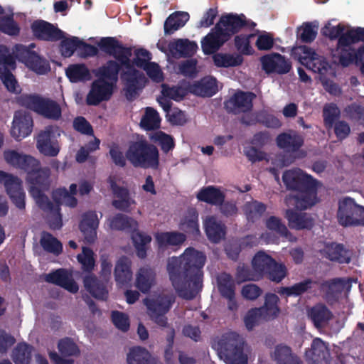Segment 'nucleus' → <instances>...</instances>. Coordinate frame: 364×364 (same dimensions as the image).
Instances as JSON below:
<instances>
[{
	"instance_id": "6ab92c4d",
	"label": "nucleus",
	"mask_w": 364,
	"mask_h": 364,
	"mask_svg": "<svg viewBox=\"0 0 364 364\" xmlns=\"http://www.w3.org/2000/svg\"><path fill=\"white\" fill-rule=\"evenodd\" d=\"M32 127L31 117L26 112L18 111L14 117L11 134L16 140H21L31 133Z\"/></svg>"
},
{
	"instance_id": "58836bf2",
	"label": "nucleus",
	"mask_w": 364,
	"mask_h": 364,
	"mask_svg": "<svg viewBox=\"0 0 364 364\" xmlns=\"http://www.w3.org/2000/svg\"><path fill=\"white\" fill-rule=\"evenodd\" d=\"M271 357L277 364H293L299 360L298 357L292 353L291 348L284 344L277 345L272 352Z\"/></svg>"
},
{
	"instance_id": "13d9d810",
	"label": "nucleus",
	"mask_w": 364,
	"mask_h": 364,
	"mask_svg": "<svg viewBox=\"0 0 364 364\" xmlns=\"http://www.w3.org/2000/svg\"><path fill=\"white\" fill-rule=\"evenodd\" d=\"M314 282L310 280L297 283L291 287L282 288L279 293L287 296H299L312 287Z\"/></svg>"
},
{
	"instance_id": "de8ad7c7",
	"label": "nucleus",
	"mask_w": 364,
	"mask_h": 364,
	"mask_svg": "<svg viewBox=\"0 0 364 364\" xmlns=\"http://www.w3.org/2000/svg\"><path fill=\"white\" fill-rule=\"evenodd\" d=\"M161 118L156 110L151 107H146L142 117L140 125L146 130L157 129L160 127Z\"/></svg>"
},
{
	"instance_id": "680f3d73",
	"label": "nucleus",
	"mask_w": 364,
	"mask_h": 364,
	"mask_svg": "<svg viewBox=\"0 0 364 364\" xmlns=\"http://www.w3.org/2000/svg\"><path fill=\"white\" fill-rule=\"evenodd\" d=\"M265 210V206L257 201L247 203L245 206V212L249 220L254 221L259 218Z\"/></svg>"
},
{
	"instance_id": "c03bdc74",
	"label": "nucleus",
	"mask_w": 364,
	"mask_h": 364,
	"mask_svg": "<svg viewBox=\"0 0 364 364\" xmlns=\"http://www.w3.org/2000/svg\"><path fill=\"white\" fill-rule=\"evenodd\" d=\"M213 60L217 67L228 68L240 65L242 61V57L239 54L216 53L213 55Z\"/></svg>"
},
{
	"instance_id": "49530a36",
	"label": "nucleus",
	"mask_w": 364,
	"mask_h": 364,
	"mask_svg": "<svg viewBox=\"0 0 364 364\" xmlns=\"http://www.w3.org/2000/svg\"><path fill=\"white\" fill-rule=\"evenodd\" d=\"M180 228L193 235H197L199 233L198 214L195 210L191 209L188 211L180 223Z\"/></svg>"
},
{
	"instance_id": "7c9ffc66",
	"label": "nucleus",
	"mask_w": 364,
	"mask_h": 364,
	"mask_svg": "<svg viewBox=\"0 0 364 364\" xmlns=\"http://www.w3.org/2000/svg\"><path fill=\"white\" fill-rule=\"evenodd\" d=\"M308 316L317 328H324L332 319L333 314L322 304H318L308 311Z\"/></svg>"
},
{
	"instance_id": "423d86ee",
	"label": "nucleus",
	"mask_w": 364,
	"mask_h": 364,
	"mask_svg": "<svg viewBox=\"0 0 364 364\" xmlns=\"http://www.w3.org/2000/svg\"><path fill=\"white\" fill-rule=\"evenodd\" d=\"M119 65L114 61H109L99 68L95 75L97 79L92 83L86 101L90 105H97L110 99L118 79Z\"/></svg>"
},
{
	"instance_id": "ddd939ff",
	"label": "nucleus",
	"mask_w": 364,
	"mask_h": 364,
	"mask_svg": "<svg viewBox=\"0 0 364 364\" xmlns=\"http://www.w3.org/2000/svg\"><path fill=\"white\" fill-rule=\"evenodd\" d=\"M363 215L364 207L357 204L353 198L346 197L339 201L337 217L341 225H360Z\"/></svg>"
},
{
	"instance_id": "39448f33",
	"label": "nucleus",
	"mask_w": 364,
	"mask_h": 364,
	"mask_svg": "<svg viewBox=\"0 0 364 364\" xmlns=\"http://www.w3.org/2000/svg\"><path fill=\"white\" fill-rule=\"evenodd\" d=\"M212 347L226 364H247L252 355L250 346L235 332H227L216 337Z\"/></svg>"
},
{
	"instance_id": "9b49d317",
	"label": "nucleus",
	"mask_w": 364,
	"mask_h": 364,
	"mask_svg": "<svg viewBox=\"0 0 364 364\" xmlns=\"http://www.w3.org/2000/svg\"><path fill=\"white\" fill-rule=\"evenodd\" d=\"M293 55L307 68L321 75H332L333 69L325 59L306 46H296L292 50Z\"/></svg>"
},
{
	"instance_id": "8fccbe9b",
	"label": "nucleus",
	"mask_w": 364,
	"mask_h": 364,
	"mask_svg": "<svg viewBox=\"0 0 364 364\" xmlns=\"http://www.w3.org/2000/svg\"><path fill=\"white\" fill-rule=\"evenodd\" d=\"M115 199L113 200V205L122 210L129 211L132 207L135 205V201L129 195L127 188H122L117 193H114Z\"/></svg>"
},
{
	"instance_id": "f03ea898",
	"label": "nucleus",
	"mask_w": 364,
	"mask_h": 364,
	"mask_svg": "<svg viewBox=\"0 0 364 364\" xmlns=\"http://www.w3.org/2000/svg\"><path fill=\"white\" fill-rule=\"evenodd\" d=\"M283 181L287 188L294 192L285 199L288 207L304 210L318 202L316 189L318 183L301 169L288 170L283 174Z\"/></svg>"
},
{
	"instance_id": "2eb2a0df",
	"label": "nucleus",
	"mask_w": 364,
	"mask_h": 364,
	"mask_svg": "<svg viewBox=\"0 0 364 364\" xmlns=\"http://www.w3.org/2000/svg\"><path fill=\"white\" fill-rule=\"evenodd\" d=\"M15 68L14 57L5 46H0V79L9 92L17 93L20 91V87L11 73Z\"/></svg>"
},
{
	"instance_id": "bf43d9fd",
	"label": "nucleus",
	"mask_w": 364,
	"mask_h": 364,
	"mask_svg": "<svg viewBox=\"0 0 364 364\" xmlns=\"http://www.w3.org/2000/svg\"><path fill=\"white\" fill-rule=\"evenodd\" d=\"M77 259L84 271L90 272L94 269L95 264L94 253L90 248L82 247V253L77 256Z\"/></svg>"
},
{
	"instance_id": "864d4df0",
	"label": "nucleus",
	"mask_w": 364,
	"mask_h": 364,
	"mask_svg": "<svg viewBox=\"0 0 364 364\" xmlns=\"http://www.w3.org/2000/svg\"><path fill=\"white\" fill-rule=\"evenodd\" d=\"M66 75L72 82L88 80L90 73L84 65H72L66 69Z\"/></svg>"
},
{
	"instance_id": "e433bc0d",
	"label": "nucleus",
	"mask_w": 364,
	"mask_h": 364,
	"mask_svg": "<svg viewBox=\"0 0 364 364\" xmlns=\"http://www.w3.org/2000/svg\"><path fill=\"white\" fill-rule=\"evenodd\" d=\"M196 196L199 200L213 205H220L225 198V196L220 189L213 186L201 188Z\"/></svg>"
},
{
	"instance_id": "c9c22d12",
	"label": "nucleus",
	"mask_w": 364,
	"mask_h": 364,
	"mask_svg": "<svg viewBox=\"0 0 364 364\" xmlns=\"http://www.w3.org/2000/svg\"><path fill=\"white\" fill-rule=\"evenodd\" d=\"M127 364H160L148 350L140 347L132 348L127 356Z\"/></svg>"
},
{
	"instance_id": "e2e57ef3",
	"label": "nucleus",
	"mask_w": 364,
	"mask_h": 364,
	"mask_svg": "<svg viewBox=\"0 0 364 364\" xmlns=\"http://www.w3.org/2000/svg\"><path fill=\"white\" fill-rule=\"evenodd\" d=\"M153 141L161 145L162 150L167 152L173 148L174 142L173 138L161 131L154 133L151 136Z\"/></svg>"
},
{
	"instance_id": "0e129e2a",
	"label": "nucleus",
	"mask_w": 364,
	"mask_h": 364,
	"mask_svg": "<svg viewBox=\"0 0 364 364\" xmlns=\"http://www.w3.org/2000/svg\"><path fill=\"white\" fill-rule=\"evenodd\" d=\"M262 321L264 320L263 317H262L259 310L257 308L248 311L244 317L245 327L249 331L253 329V328L257 326Z\"/></svg>"
},
{
	"instance_id": "7ed1b4c3",
	"label": "nucleus",
	"mask_w": 364,
	"mask_h": 364,
	"mask_svg": "<svg viewBox=\"0 0 364 364\" xmlns=\"http://www.w3.org/2000/svg\"><path fill=\"white\" fill-rule=\"evenodd\" d=\"M3 156L9 165L27 173L29 192L34 200L41 203L40 199L42 196L40 194V188L46 186L50 170L48 168H41L39 161L32 156L14 149L4 150Z\"/></svg>"
},
{
	"instance_id": "a211bd4d",
	"label": "nucleus",
	"mask_w": 364,
	"mask_h": 364,
	"mask_svg": "<svg viewBox=\"0 0 364 364\" xmlns=\"http://www.w3.org/2000/svg\"><path fill=\"white\" fill-rule=\"evenodd\" d=\"M266 227L270 232L262 234L261 239L266 243L277 242V237H284L289 241H295L296 238L291 236L280 219L276 217H270L266 221Z\"/></svg>"
},
{
	"instance_id": "6e6552de",
	"label": "nucleus",
	"mask_w": 364,
	"mask_h": 364,
	"mask_svg": "<svg viewBox=\"0 0 364 364\" xmlns=\"http://www.w3.org/2000/svg\"><path fill=\"white\" fill-rule=\"evenodd\" d=\"M77 186L75 183L71 184L70 186V191L68 192L65 188H58L53 193V198L55 204H51L48 198L43 193V188H40L41 203H36L42 209L50 212L48 218L49 225L52 229H59L62 227V219L59 213V205L63 204L69 207H75L77 205V200L74 195L77 193Z\"/></svg>"
},
{
	"instance_id": "3c124183",
	"label": "nucleus",
	"mask_w": 364,
	"mask_h": 364,
	"mask_svg": "<svg viewBox=\"0 0 364 364\" xmlns=\"http://www.w3.org/2000/svg\"><path fill=\"white\" fill-rule=\"evenodd\" d=\"M32 348L26 343H19L12 352L15 364H30Z\"/></svg>"
},
{
	"instance_id": "a18cd8bd",
	"label": "nucleus",
	"mask_w": 364,
	"mask_h": 364,
	"mask_svg": "<svg viewBox=\"0 0 364 364\" xmlns=\"http://www.w3.org/2000/svg\"><path fill=\"white\" fill-rule=\"evenodd\" d=\"M84 285L85 289L95 298L99 299H105L107 298V290L103 284H100L94 276L88 275L85 277Z\"/></svg>"
},
{
	"instance_id": "1a4fd4ad",
	"label": "nucleus",
	"mask_w": 364,
	"mask_h": 364,
	"mask_svg": "<svg viewBox=\"0 0 364 364\" xmlns=\"http://www.w3.org/2000/svg\"><path fill=\"white\" fill-rule=\"evenodd\" d=\"M126 156L134 166L155 168L159 165L157 148L145 141L140 140L131 144Z\"/></svg>"
},
{
	"instance_id": "ea45409f",
	"label": "nucleus",
	"mask_w": 364,
	"mask_h": 364,
	"mask_svg": "<svg viewBox=\"0 0 364 364\" xmlns=\"http://www.w3.org/2000/svg\"><path fill=\"white\" fill-rule=\"evenodd\" d=\"M115 279L117 283L124 284L131 281L132 272L131 261L127 257H121L117 262L114 269Z\"/></svg>"
},
{
	"instance_id": "bb28decb",
	"label": "nucleus",
	"mask_w": 364,
	"mask_h": 364,
	"mask_svg": "<svg viewBox=\"0 0 364 364\" xmlns=\"http://www.w3.org/2000/svg\"><path fill=\"white\" fill-rule=\"evenodd\" d=\"M98 225L99 220L95 213H87L83 216L80 228L87 242L91 243L96 239Z\"/></svg>"
},
{
	"instance_id": "0eeeda50",
	"label": "nucleus",
	"mask_w": 364,
	"mask_h": 364,
	"mask_svg": "<svg viewBox=\"0 0 364 364\" xmlns=\"http://www.w3.org/2000/svg\"><path fill=\"white\" fill-rule=\"evenodd\" d=\"M244 25L245 16L243 15L228 14L223 16L214 29L201 41L204 53H213Z\"/></svg>"
},
{
	"instance_id": "79ce46f5",
	"label": "nucleus",
	"mask_w": 364,
	"mask_h": 364,
	"mask_svg": "<svg viewBox=\"0 0 364 364\" xmlns=\"http://www.w3.org/2000/svg\"><path fill=\"white\" fill-rule=\"evenodd\" d=\"M360 28H352L343 23L333 24V21L328 22L322 28V33L331 39L343 38L350 31H358Z\"/></svg>"
},
{
	"instance_id": "473e14b6",
	"label": "nucleus",
	"mask_w": 364,
	"mask_h": 364,
	"mask_svg": "<svg viewBox=\"0 0 364 364\" xmlns=\"http://www.w3.org/2000/svg\"><path fill=\"white\" fill-rule=\"evenodd\" d=\"M285 217L289 222V227L294 229H309L314 225L313 219L307 213H297L288 209L286 211Z\"/></svg>"
},
{
	"instance_id": "5fc2aeb1",
	"label": "nucleus",
	"mask_w": 364,
	"mask_h": 364,
	"mask_svg": "<svg viewBox=\"0 0 364 364\" xmlns=\"http://www.w3.org/2000/svg\"><path fill=\"white\" fill-rule=\"evenodd\" d=\"M40 243L43 250L54 255H58L62 252V244L50 233L43 232Z\"/></svg>"
},
{
	"instance_id": "cd10ccee",
	"label": "nucleus",
	"mask_w": 364,
	"mask_h": 364,
	"mask_svg": "<svg viewBox=\"0 0 364 364\" xmlns=\"http://www.w3.org/2000/svg\"><path fill=\"white\" fill-rule=\"evenodd\" d=\"M190 91L193 94L202 97H210L218 91V84L215 78L205 77L200 82L191 85Z\"/></svg>"
},
{
	"instance_id": "c756f323",
	"label": "nucleus",
	"mask_w": 364,
	"mask_h": 364,
	"mask_svg": "<svg viewBox=\"0 0 364 364\" xmlns=\"http://www.w3.org/2000/svg\"><path fill=\"white\" fill-rule=\"evenodd\" d=\"M22 61L28 69L38 75H45L50 70L48 61L34 52H27Z\"/></svg>"
},
{
	"instance_id": "2f4dec72",
	"label": "nucleus",
	"mask_w": 364,
	"mask_h": 364,
	"mask_svg": "<svg viewBox=\"0 0 364 364\" xmlns=\"http://www.w3.org/2000/svg\"><path fill=\"white\" fill-rule=\"evenodd\" d=\"M303 143V138L294 132L283 133L277 137V146L288 152L297 151Z\"/></svg>"
},
{
	"instance_id": "338daca9",
	"label": "nucleus",
	"mask_w": 364,
	"mask_h": 364,
	"mask_svg": "<svg viewBox=\"0 0 364 364\" xmlns=\"http://www.w3.org/2000/svg\"><path fill=\"white\" fill-rule=\"evenodd\" d=\"M287 274L286 267L282 264H278L274 260V264L271 265V269L267 273L269 279L279 282L282 280Z\"/></svg>"
},
{
	"instance_id": "4be33fe9",
	"label": "nucleus",
	"mask_w": 364,
	"mask_h": 364,
	"mask_svg": "<svg viewBox=\"0 0 364 364\" xmlns=\"http://www.w3.org/2000/svg\"><path fill=\"white\" fill-rule=\"evenodd\" d=\"M255 95L251 92H236L226 102V108L235 113L245 112L252 107V100Z\"/></svg>"
},
{
	"instance_id": "412c9836",
	"label": "nucleus",
	"mask_w": 364,
	"mask_h": 364,
	"mask_svg": "<svg viewBox=\"0 0 364 364\" xmlns=\"http://www.w3.org/2000/svg\"><path fill=\"white\" fill-rule=\"evenodd\" d=\"M320 252L324 257L332 262L348 264L351 259L350 252L341 244L327 243Z\"/></svg>"
},
{
	"instance_id": "603ef678",
	"label": "nucleus",
	"mask_w": 364,
	"mask_h": 364,
	"mask_svg": "<svg viewBox=\"0 0 364 364\" xmlns=\"http://www.w3.org/2000/svg\"><path fill=\"white\" fill-rule=\"evenodd\" d=\"M132 240L137 250V255L140 258L146 257V246L151 242V237L142 232L136 231L133 233Z\"/></svg>"
},
{
	"instance_id": "dca6fc26",
	"label": "nucleus",
	"mask_w": 364,
	"mask_h": 364,
	"mask_svg": "<svg viewBox=\"0 0 364 364\" xmlns=\"http://www.w3.org/2000/svg\"><path fill=\"white\" fill-rule=\"evenodd\" d=\"M60 133L58 127L50 126L42 130L36 137V147L45 156H55L60 151L58 138Z\"/></svg>"
},
{
	"instance_id": "f8f14e48",
	"label": "nucleus",
	"mask_w": 364,
	"mask_h": 364,
	"mask_svg": "<svg viewBox=\"0 0 364 364\" xmlns=\"http://www.w3.org/2000/svg\"><path fill=\"white\" fill-rule=\"evenodd\" d=\"M358 40L364 41V28L350 31L347 36L338 39L333 57L338 59L341 65L348 66L354 60L356 61V53L352 48V44Z\"/></svg>"
},
{
	"instance_id": "774afa93",
	"label": "nucleus",
	"mask_w": 364,
	"mask_h": 364,
	"mask_svg": "<svg viewBox=\"0 0 364 364\" xmlns=\"http://www.w3.org/2000/svg\"><path fill=\"white\" fill-rule=\"evenodd\" d=\"M58 349L62 355L65 356L75 355L79 353L75 343L69 338H65L60 341Z\"/></svg>"
},
{
	"instance_id": "f257e3e1",
	"label": "nucleus",
	"mask_w": 364,
	"mask_h": 364,
	"mask_svg": "<svg viewBox=\"0 0 364 364\" xmlns=\"http://www.w3.org/2000/svg\"><path fill=\"white\" fill-rule=\"evenodd\" d=\"M205 255L193 248H187L180 257L168 259L167 270L170 279L179 296L191 299L201 288V269Z\"/></svg>"
},
{
	"instance_id": "4468645a",
	"label": "nucleus",
	"mask_w": 364,
	"mask_h": 364,
	"mask_svg": "<svg viewBox=\"0 0 364 364\" xmlns=\"http://www.w3.org/2000/svg\"><path fill=\"white\" fill-rule=\"evenodd\" d=\"M22 103L28 108L48 119H58L61 116L60 106L50 100L43 99L36 95H25L22 97Z\"/></svg>"
},
{
	"instance_id": "f704fd0d",
	"label": "nucleus",
	"mask_w": 364,
	"mask_h": 364,
	"mask_svg": "<svg viewBox=\"0 0 364 364\" xmlns=\"http://www.w3.org/2000/svg\"><path fill=\"white\" fill-rule=\"evenodd\" d=\"M272 264L274 259L264 252H257L252 261V270L258 279L267 274Z\"/></svg>"
},
{
	"instance_id": "b1692460",
	"label": "nucleus",
	"mask_w": 364,
	"mask_h": 364,
	"mask_svg": "<svg viewBox=\"0 0 364 364\" xmlns=\"http://www.w3.org/2000/svg\"><path fill=\"white\" fill-rule=\"evenodd\" d=\"M48 282L56 284L70 292L75 293L78 291V286L74 282L70 274L64 269H58L45 276Z\"/></svg>"
},
{
	"instance_id": "aec40b11",
	"label": "nucleus",
	"mask_w": 364,
	"mask_h": 364,
	"mask_svg": "<svg viewBox=\"0 0 364 364\" xmlns=\"http://www.w3.org/2000/svg\"><path fill=\"white\" fill-rule=\"evenodd\" d=\"M306 358L309 364H329L328 347L320 338H315L306 351Z\"/></svg>"
},
{
	"instance_id": "69168bd1",
	"label": "nucleus",
	"mask_w": 364,
	"mask_h": 364,
	"mask_svg": "<svg viewBox=\"0 0 364 364\" xmlns=\"http://www.w3.org/2000/svg\"><path fill=\"white\" fill-rule=\"evenodd\" d=\"M80 41L76 37L65 38L62 41L60 51L64 57H70L75 50L80 46Z\"/></svg>"
},
{
	"instance_id": "a19ab883",
	"label": "nucleus",
	"mask_w": 364,
	"mask_h": 364,
	"mask_svg": "<svg viewBox=\"0 0 364 364\" xmlns=\"http://www.w3.org/2000/svg\"><path fill=\"white\" fill-rule=\"evenodd\" d=\"M204 226L207 236L212 242H218L224 237V227L214 217L207 218L204 221Z\"/></svg>"
},
{
	"instance_id": "9d476101",
	"label": "nucleus",
	"mask_w": 364,
	"mask_h": 364,
	"mask_svg": "<svg viewBox=\"0 0 364 364\" xmlns=\"http://www.w3.org/2000/svg\"><path fill=\"white\" fill-rule=\"evenodd\" d=\"M175 301V297L171 294H161L147 297L144 304L147 308V313L151 318L158 325L166 326L167 323L165 314L169 311Z\"/></svg>"
},
{
	"instance_id": "72a5a7b5",
	"label": "nucleus",
	"mask_w": 364,
	"mask_h": 364,
	"mask_svg": "<svg viewBox=\"0 0 364 364\" xmlns=\"http://www.w3.org/2000/svg\"><path fill=\"white\" fill-rule=\"evenodd\" d=\"M168 48L173 56L178 58L193 54L197 45L186 39H176L168 43Z\"/></svg>"
},
{
	"instance_id": "6e6d98bb",
	"label": "nucleus",
	"mask_w": 364,
	"mask_h": 364,
	"mask_svg": "<svg viewBox=\"0 0 364 364\" xmlns=\"http://www.w3.org/2000/svg\"><path fill=\"white\" fill-rule=\"evenodd\" d=\"M218 289L221 294L225 298L235 296L234 282L230 274H221L218 278Z\"/></svg>"
},
{
	"instance_id": "c85d7f7f",
	"label": "nucleus",
	"mask_w": 364,
	"mask_h": 364,
	"mask_svg": "<svg viewBox=\"0 0 364 364\" xmlns=\"http://www.w3.org/2000/svg\"><path fill=\"white\" fill-rule=\"evenodd\" d=\"M279 297L272 293H268L264 296V303L261 308H257L264 321H270L276 318L280 314L278 306Z\"/></svg>"
},
{
	"instance_id": "a878e982",
	"label": "nucleus",
	"mask_w": 364,
	"mask_h": 364,
	"mask_svg": "<svg viewBox=\"0 0 364 364\" xmlns=\"http://www.w3.org/2000/svg\"><path fill=\"white\" fill-rule=\"evenodd\" d=\"M156 283V273L151 268L144 267L137 271L135 278V287L141 292H148Z\"/></svg>"
},
{
	"instance_id": "09e8293b",
	"label": "nucleus",
	"mask_w": 364,
	"mask_h": 364,
	"mask_svg": "<svg viewBox=\"0 0 364 364\" xmlns=\"http://www.w3.org/2000/svg\"><path fill=\"white\" fill-rule=\"evenodd\" d=\"M108 225L113 230H124L127 228L135 229L138 223L132 218L122 214H117L108 220Z\"/></svg>"
},
{
	"instance_id": "37998d69",
	"label": "nucleus",
	"mask_w": 364,
	"mask_h": 364,
	"mask_svg": "<svg viewBox=\"0 0 364 364\" xmlns=\"http://www.w3.org/2000/svg\"><path fill=\"white\" fill-rule=\"evenodd\" d=\"M155 237L160 248L168 245H177L181 244L186 240V236L183 234L175 232H158Z\"/></svg>"
},
{
	"instance_id": "052dcab7",
	"label": "nucleus",
	"mask_w": 364,
	"mask_h": 364,
	"mask_svg": "<svg viewBox=\"0 0 364 364\" xmlns=\"http://www.w3.org/2000/svg\"><path fill=\"white\" fill-rule=\"evenodd\" d=\"M255 36L253 34L240 35L235 38V44L237 50L242 54L250 55L253 53V48L250 46V39Z\"/></svg>"
},
{
	"instance_id": "5701e85b",
	"label": "nucleus",
	"mask_w": 364,
	"mask_h": 364,
	"mask_svg": "<svg viewBox=\"0 0 364 364\" xmlns=\"http://www.w3.org/2000/svg\"><path fill=\"white\" fill-rule=\"evenodd\" d=\"M261 63L267 73H287L291 68L290 63L279 54L265 55L261 58Z\"/></svg>"
},
{
	"instance_id": "20e7f679",
	"label": "nucleus",
	"mask_w": 364,
	"mask_h": 364,
	"mask_svg": "<svg viewBox=\"0 0 364 364\" xmlns=\"http://www.w3.org/2000/svg\"><path fill=\"white\" fill-rule=\"evenodd\" d=\"M100 46L104 51L113 55L124 67L122 79L124 82L126 95L129 99L134 97L145 86L147 80L143 74L131 65V50L123 47L112 38H103Z\"/></svg>"
},
{
	"instance_id": "4d7b16f0",
	"label": "nucleus",
	"mask_w": 364,
	"mask_h": 364,
	"mask_svg": "<svg viewBox=\"0 0 364 364\" xmlns=\"http://www.w3.org/2000/svg\"><path fill=\"white\" fill-rule=\"evenodd\" d=\"M255 121L259 122L270 128H279L281 127L282 123L277 117L267 113L266 111H262L258 113L254 119L251 121H246L243 119V122L246 124L254 122Z\"/></svg>"
},
{
	"instance_id": "393cba45",
	"label": "nucleus",
	"mask_w": 364,
	"mask_h": 364,
	"mask_svg": "<svg viewBox=\"0 0 364 364\" xmlns=\"http://www.w3.org/2000/svg\"><path fill=\"white\" fill-rule=\"evenodd\" d=\"M34 35L41 39L54 41L63 37V33L53 25L43 21H37L32 24Z\"/></svg>"
},
{
	"instance_id": "4c0bfd02",
	"label": "nucleus",
	"mask_w": 364,
	"mask_h": 364,
	"mask_svg": "<svg viewBox=\"0 0 364 364\" xmlns=\"http://www.w3.org/2000/svg\"><path fill=\"white\" fill-rule=\"evenodd\" d=\"M189 20V14L184 11H176L171 14L164 23L165 34H172L184 26Z\"/></svg>"
},
{
	"instance_id": "f3484780",
	"label": "nucleus",
	"mask_w": 364,
	"mask_h": 364,
	"mask_svg": "<svg viewBox=\"0 0 364 364\" xmlns=\"http://www.w3.org/2000/svg\"><path fill=\"white\" fill-rule=\"evenodd\" d=\"M0 183L4 184L7 194L16 208L23 209L25 193L22 188L21 181L12 174L0 171Z\"/></svg>"
}]
</instances>
